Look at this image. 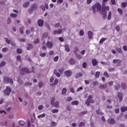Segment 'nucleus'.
<instances>
[{
    "mask_svg": "<svg viewBox=\"0 0 127 127\" xmlns=\"http://www.w3.org/2000/svg\"><path fill=\"white\" fill-rule=\"evenodd\" d=\"M92 9L93 13H97L98 11H100L102 9V5L99 2H96L92 5Z\"/></svg>",
    "mask_w": 127,
    "mask_h": 127,
    "instance_id": "1",
    "label": "nucleus"
},
{
    "mask_svg": "<svg viewBox=\"0 0 127 127\" xmlns=\"http://www.w3.org/2000/svg\"><path fill=\"white\" fill-rule=\"evenodd\" d=\"M102 6L103 8V11L102 13L103 17V18H104V19H106V18H107V12L106 11L107 10V11H109L110 9V7L109 6H106L105 5H102Z\"/></svg>",
    "mask_w": 127,
    "mask_h": 127,
    "instance_id": "2",
    "label": "nucleus"
},
{
    "mask_svg": "<svg viewBox=\"0 0 127 127\" xmlns=\"http://www.w3.org/2000/svg\"><path fill=\"white\" fill-rule=\"evenodd\" d=\"M113 63L116 67H119L122 65V60L120 59H114L113 61Z\"/></svg>",
    "mask_w": 127,
    "mask_h": 127,
    "instance_id": "3",
    "label": "nucleus"
},
{
    "mask_svg": "<svg viewBox=\"0 0 127 127\" xmlns=\"http://www.w3.org/2000/svg\"><path fill=\"white\" fill-rule=\"evenodd\" d=\"M3 80L4 83L5 84H7V83H10V84H13V80L10 78H8L6 76H4Z\"/></svg>",
    "mask_w": 127,
    "mask_h": 127,
    "instance_id": "4",
    "label": "nucleus"
},
{
    "mask_svg": "<svg viewBox=\"0 0 127 127\" xmlns=\"http://www.w3.org/2000/svg\"><path fill=\"white\" fill-rule=\"evenodd\" d=\"M11 93V88L9 86H7L4 91L5 96H8Z\"/></svg>",
    "mask_w": 127,
    "mask_h": 127,
    "instance_id": "5",
    "label": "nucleus"
},
{
    "mask_svg": "<svg viewBox=\"0 0 127 127\" xmlns=\"http://www.w3.org/2000/svg\"><path fill=\"white\" fill-rule=\"evenodd\" d=\"M64 74L66 78H69V77H71V76H72V74H73V72H72L71 70H68L65 71Z\"/></svg>",
    "mask_w": 127,
    "mask_h": 127,
    "instance_id": "6",
    "label": "nucleus"
},
{
    "mask_svg": "<svg viewBox=\"0 0 127 127\" xmlns=\"http://www.w3.org/2000/svg\"><path fill=\"white\" fill-rule=\"evenodd\" d=\"M37 7V5L36 4H33L32 5L31 8L29 9L28 12L30 13H31L33 11H34V10H36V8Z\"/></svg>",
    "mask_w": 127,
    "mask_h": 127,
    "instance_id": "7",
    "label": "nucleus"
},
{
    "mask_svg": "<svg viewBox=\"0 0 127 127\" xmlns=\"http://www.w3.org/2000/svg\"><path fill=\"white\" fill-rule=\"evenodd\" d=\"M38 26L40 27H42L43 24H44V21L43 20L40 19L38 21Z\"/></svg>",
    "mask_w": 127,
    "mask_h": 127,
    "instance_id": "8",
    "label": "nucleus"
},
{
    "mask_svg": "<svg viewBox=\"0 0 127 127\" xmlns=\"http://www.w3.org/2000/svg\"><path fill=\"white\" fill-rule=\"evenodd\" d=\"M46 47L48 48H52L53 47V44L51 42L48 41L46 43Z\"/></svg>",
    "mask_w": 127,
    "mask_h": 127,
    "instance_id": "9",
    "label": "nucleus"
},
{
    "mask_svg": "<svg viewBox=\"0 0 127 127\" xmlns=\"http://www.w3.org/2000/svg\"><path fill=\"white\" fill-rule=\"evenodd\" d=\"M87 100L88 101V102H90L91 104H93V103L95 102V101L93 100V97L92 96V95H89L88 96Z\"/></svg>",
    "mask_w": 127,
    "mask_h": 127,
    "instance_id": "10",
    "label": "nucleus"
},
{
    "mask_svg": "<svg viewBox=\"0 0 127 127\" xmlns=\"http://www.w3.org/2000/svg\"><path fill=\"white\" fill-rule=\"evenodd\" d=\"M63 31V30H59L58 31L57 30H55L53 32V34L55 35H57V34H61L62 33V32Z\"/></svg>",
    "mask_w": 127,
    "mask_h": 127,
    "instance_id": "11",
    "label": "nucleus"
},
{
    "mask_svg": "<svg viewBox=\"0 0 127 127\" xmlns=\"http://www.w3.org/2000/svg\"><path fill=\"white\" fill-rule=\"evenodd\" d=\"M47 37H48V39H50V37L48 36V34L47 33H45L43 34V36H42L43 39H45L46 38H47Z\"/></svg>",
    "mask_w": 127,
    "mask_h": 127,
    "instance_id": "12",
    "label": "nucleus"
},
{
    "mask_svg": "<svg viewBox=\"0 0 127 127\" xmlns=\"http://www.w3.org/2000/svg\"><path fill=\"white\" fill-rule=\"evenodd\" d=\"M46 117V114L45 113H43L40 114L37 116L38 119H43V118H45Z\"/></svg>",
    "mask_w": 127,
    "mask_h": 127,
    "instance_id": "13",
    "label": "nucleus"
},
{
    "mask_svg": "<svg viewBox=\"0 0 127 127\" xmlns=\"http://www.w3.org/2000/svg\"><path fill=\"white\" fill-rule=\"evenodd\" d=\"M64 47L65 51L66 52H70V47H69V45H65Z\"/></svg>",
    "mask_w": 127,
    "mask_h": 127,
    "instance_id": "14",
    "label": "nucleus"
},
{
    "mask_svg": "<svg viewBox=\"0 0 127 127\" xmlns=\"http://www.w3.org/2000/svg\"><path fill=\"white\" fill-rule=\"evenodd\" d=\"M83 76V74L81 72H78L75 74V78L76 79H79V78H81Z\"/></svg>",
    "mask_w": 127,
    "mask_h": 127,
    "instance_id": "15",
    "label": "nucleus"
},
{
    "mask_svg": "<svg viewBox=\"0 0 127 127\" xmlns=\"http://www.w3.org/2000/svg\"><path fill=\"white\" fill-rule=\"evenodd\" d=\"M108 122L109 124H110V125H114L116 123V121H115V120L113 119H109L108 121Z\"/></svg>",
    "mask_w": 127,
    "mask_h": 127,
    "instance_id": "16",
    "label": "nucleus"
},
{
    "mask_svg": "<svg viewBox=\"0 0 127 127\" xmlns=\"http://www.w3.org/2000/svg\"><path fill=\"white\" fill-rule=\"evenodd\" d=\"M118 98L119 99V102H122L123 101V94L122 93H118Z\"/></svg>",
    "mask_w": 127,
    "mask_h": 127,
    "instance_id": "17",
    "label": "nucleus"
},
{
    "mask_svg": "<svg viewBox=\"0 0 127 127\" xmlns=\"http://www.w3.org/2000/svg\"><path fill=\"white\" fill-rule=\"evenodd\" d=\"M92 63L93 66H96L98 64V61L97 60L93 59L92 60Z\"/></svg>",
    "mask_w": 127,
    "mask_h": 127,
    "instance_id": "18",
    "label": "nucleus"
},
{
    "mask_svg": "<svg viewBox=\"0 0 127 127\" xmlns=\"http://www.w3.org/2000/svg\"><path fill=\"white\" fill-rule=\"evenodd\" d=\"M54 74H56V75L57 76V77H58V78H60V77H61V74L58 72V71H57V70H54Z\"/></svg>",
    "mask_w": 127,
    "mask_h": 127,
    "instance_id": "19",
    "label": "nucleus"
},
{
    "mask_svg": "<svg viewBox=\"0 0 127 127\" xmlns=\"http://www.w3.org/2000/svg\"><path fill=\"white\" fill-rule=\"evenodd\" d=\"M71 104L72 106H78L79 104V101L77 100L73 101L71 103Z\"/></svg>",
    "mask_w": 127,
    "mask_h": 127,
    "instance_id": "20",
    "label": "nucleus"
},
{
    "mask_svg": "<svg viewBox=\"0 0 127 127\" xmlns=\"http://www.w3.org/2000/svg\"><path fill=\"white\" fill-rule=\"evenodd\" d=\"M116 50L119 52V53H120L121 54H123V50H122L121 47H117L116 48Z\"/></svg>",
    "mask_w": 127,
    "mask_h": 127,
    "instance_id": "21",
    "label": "nucleus"
},
{
    "mask_svg": "<svg viewBox=\"0 0 127 127\" xmlns=\"http://www.w3.org/2000/svg\"><path fill=\"white\" fill-rule=\"evenodd\" d=\"M89 39H92V37H93V33L92 31H89L88 33Z\"/></svg>",
    "mask_w": 127,
    "mask_h": 127,
    "instance_id": "22",
    "label": "nucleus"
},
{
    "mask_svg": "<svg viewBox=\"0 0 127 127\" xmlns=\"http://www.w3.org/2000/svg\"><path fill=\"white\" fill-rule=\"evenodd\" d=\"M51 112L53 114H56V113H58V112H59V110L57 109H53L51 110Z\"/></svg>",
    "mask_w": 127,
    "mask_h": 127,
    "instance_id": "23",
    "label": "nucleus"
},
{
    "mask_svg": "<svg viewBox=\"0 0 127 127\" xmlns=\"http://www.w3.org/2000/svg\"><path fill=\"white\" fill-rule=\"evenodd\" d=\"M69 63L70 64H71V65H74V64H75V60H74V59L71 58V59L69 60Z\"/></svg>",
    "mask_w": 127,
    "mask_h": 127,
    "instance_id": "24",
    "label": "nucleus"
},
{
    "mask_svg": "<svg viewBox=\"0 0 127 127\" xmlns=\"http://www.w3.org/2000/svg\"><path fill=\"white\" fill-rule=\"evenodd\" d=\"M53 106H54L55 108H58V107H59V102L56 101Z\"/></svg>",
    "mask_w": 127,
    "mask_h": 127,
    "instance_id": "25",
    "label": "nucleus"
},
{
    "mask_svg": "<svg viewBox=\"0 0 127 127\" xmlns=\"http://www.w3.org/2000/svg\"><path fill=\"white\" fill-rule=\"evenodd\" d=\"M28 5H29V1H26L23 4V6L24 7H28Z\"/></svg>",
    "mask_w": 127,
    "mask_h": 127,
    "instance_id": "26",
    "label": "nucleus"
},
{
    "mask_svg": "<svg viewBox=\"0 0 127 127\" xmlns=\"http://www.w3.org/2000/svg\"><path fill=\"white\" fill-rule=\"evenodd\" d=\"M111 17H112V12L110 11L108 12V17H107L108 20H111Z\"/></svg>",
    "mask_w": 127,
    "mask_h": 127,
    "instance_id": "27",
    "label": "nucleus"
},
{
    "mask_svg": "<svg viewBox=\"0 0 127 127\" xmlns=\"http://www.w3.org/2000/svg\"><path fill=\"white\" fill-rule=\"evenodd\" d=\"M32 48H33V46H32V45L28 44L27 47V50H30L31 49H32Z\"/></svg>",
    "mask_w": 127,
    "mask_h": 127,
    "instance_id": "28",
    "label": "nucleus"
},
{
    "mask_svg": "<svg viewBox=\"0 0 127 127\" xmlns=\"http://www.w3.org/2000/svg\"><path fill=\"white\" fill-rule=\"evenodd\" d=\"M22 72H25L26 73H29V70L27 68H23Z\"/></svg>",
    "mask_w": 127,
    "mask_h": 127,
    "instance_id": "29",
    "label": "nucleus"
},
{
    "mask_svg": "<svg viewBox=\"0 0 127 127\" xmlns=\"http://www.w3.org/2000/svg\"><path fill=\"white\" fill-rule=\"evenodd\" d=\"M79 51V48L77 47H75L73 52L75 54H77V52Z\"/></svg>",
    "mask_w": 127,
    "mask_h": 127,
    "instance_id": "30",
    "label": "nucleus"
},
{
    "mask_svg": "<svg viewBox=\"0 0 127 127\" xmlns=\"http://www.w3.org/2000/svg\"><path fill=\"white\" fill-rule=\"evenodd\" d=\"M67 93V89L65 88L63 89L62 94V95H65Z\"/></svg>",
    "mask_w": 127,
    "mask_h": 127,
    "instance_id": "31",
    "label": "nucleus"
},
{
    "mask_svg": "<svg viewBox=\"0 0 127 127\" xmlns=\"http://www.w3.org/2000/svg\"><path fill=\"white\" fill-rule=\"evenodd\" d=\"M51 126H52V127H56L57 124L55 122L52 121L51 122Z\"/></svg>",
    "mask_w": 127,
    "mask_h": 127,
    "instance_id": "32",
    "label": "nucleus"
},
{
    "mask_svg": "<svg viewBox=\"0 0 127 127\" xmlns=\"http://www.w3.org/2000/svg\"><path fill=\"white\" fill-rule=\"evenodd\" d=\"M121 111L122 112H126L127 111V107H122L121 108Z\"/></svg>",
    "mask_w": 127,
    "mask_h": 127,
    "instance_id": "33",
    "label": "nucleus"
},
{
    "mask_svg": "<svg viewBox=\"0 0 127 127\" xmlns=\"http://www.w3.org/2000/svg\"><path fill=\"white\" fill-rule=\"evenodd\" d=\"M7 51H8V48L6 47H4L2 49V52L5 53L7 52Z\"/></svg>",
    "mask_w": 127,
    "mask_h": 127,
    "instance_id": "34",
    "label": "nucleus"
},
{
    "mask_svg": "<svg viewBox=\"0 0 127 127\" xmlns=\"http://www.w3.org/2000/svg\"><path fill=\"white\" fill-rule=\"evenodd\" d=\"M118 12H119V13H120V14H121V15H123V9H122V8H118Z\"/></svg>",
    "mask_w": 127,
    "mask_h": 127,
    "instance_id": "35",
    "label": "nucleus"
},
{
    "mask_svg": "<svg viewBox=\"0 0 127 127\" xmlns=\"http://www.w3.org/2000/svg\"><path fill=\"white\" fill-rule=\"evenodd\" d=\"M99 88L100 89H106L107 88V85H100Z\"/></svg>",
    "mask_w": 127,
    "mask_h": 127,
    "instance_id": "36",
    "label": "nucleus"
},
{
    "mask_svg": "<svg viewBox=\"0 0 127 127\" xmlns=\"http://www.w3.org/2000/svg\"><path fill=\"white\" fill-rule=\"evenodd\" d=\"M107 39L106 38H102L100 40V41H99V43L100 44H103V43L105 42V41H106Z\"/></svg>",
    "mask_w": 127,
    "mask_h": 127,
    "instance_id": "37",
    "label": "nucleus"
},
{
    "mask_svg": "<svg viewBox=\"0 0 127 127\" xmlns=\"http://www.w3.org/2000/svg\"><path fill=\"white\" fill-rule=\"evenodd\" d=\"M44 108V106H43V105H39L38 107V109L39 111H41L42 110H43Z\"/></svg>",
    "mask_w": 127,
    "mask_h": 127,
    "instance_id": "38",
    "label": "nucleus"
},
{
    "mask_svg": "<svg viewBox=\"0 0 127 127\" xmlns=\"http://www.w3.org/2000/svg\"><path fill=\"white\" fill-rule=\"evenodd\" d=\"M55 102V98L52 97L51 99V103L52 106H53V105H54Z\"/></svg>",
    "mask_w": 127,
    "mask_h": 127,
    "instance_id": "39",
    "label": "nucleus"
},
{
    "mask_svg": "<svg viewBox=\"0 0 127 127\" xmlns=\"http://www.w3.org/2000/svg\"><path fill=\"white\" fill-rule=\"evenodd\" d=\"M127 3L126 2H123L122 3H121V6L122 7H126V6H127Z\"/></svg>",
    "mask_w": 127,
    "mask_h": 127,
    "instance_id": "40",
    "label": "nucleus"
},
{
    "mask_svg": "<svg viewBox=\"0 0 127 127\" xmlns=\"http://www.w3.org/2000/svg\"><path fill=\"white\" fill-rule=\"evenodd\" d=\"M59 59V56H57L54 58V62H57L58 61V60Z\"/></svg>",
    "mask_w": 127,
    "mask_h": 127,
    "instance_id": "41",
    "label": "nucleus"
},
{
    "mask_svg": "<svg viewBox=\"0 0 127 127\" xmlns=\"http://www.w3.org/2000/svg\"><path fill=\"white\" fill-rule=\"evenodd\" d=\"M59 71L61 74H63V72H64V67H62L59 69Z\"/></svg>",
    "mask_w": 127,
    "mask_h": 127,
    "instance_id": "42",
    "label": "nucleus"
},
{
    "mask_svg": "<svg viewBox=\"0 0 127 127\" xmlns=\"http://www.w3.org/2000/svg\"><path fill=\"white\" fill-rule=\"evenodd\" d=\"M66 101L67 102H71V101H73V98L72 97H67Z\"/></svg>",
    "mask_w": 127,
    "mask_h": 127,
    "instance_id": "43",
    "label": "nucleus"
},
{
    "mask_svg": "<svg viewBox=\"0 0 127 127\" xmlns=\"http://www.w3.org/2000/svg\"><path fill=\"white\" fill-rule=\"evenodd\" d=\"M17 52L18 54H21V53H22V50L20 48H18L17 49Z\"/></svg>",
    "mask_w": 127,
    "mask_h": 127,
    "instance_id": "44",
    "label": "nucleus"
},
{
    "mask_svg": "<svg viewBox=\"0 0 127 127\" xmlns=\"http://www.w3.org/2000/svg\"><path fill=\"white\" fill-rule=\"evenodd\" d=\"M76 56V58H77V59H79V60L82 59V56H81V55L80 54H75Z\"/></svg>",
    "mask_w": 127,
    "mask_h": 127,
    "instance_id": "45",
    "label": "nucleus"
},
{
    "mask_svg": "<svg viewBox=\"0 0 127 127\" xmlns=\"http://www.w3.org/2000/svg\"><path fill=\"white\" fill-rule=\"evenodd\" d=\"M19 125L20 126H24V125H25V122H24V121H21L19 122Z\"/></svg>",
    "mask_w": 127,
    "mask_h": 127,
    "instance_id": "46",
    "label": "nucleus"
},
{
    "mask_svg": "<svg viewBox=\"0 0 127 127\" xmlns=\"http://www.w3.org/2000/svg\"><path fill=\"white\" fill-rule=\"evenodd\" d=\"M10 16H11V17H16V16H17V15L16 14L12 13L10 14Z\"/></svg>",
    "mask_w": 127,
    "mask_h": 127,
    "instance_id": "47",
    "label": "nucleus"
},
{
    "mask_svg": "<svg viewBox=\"0 0 127 127\" xmlns=\"http://www.w3.org/2000/svg\"><path fill=\"white\" fill-rule=\"evenodd\" d=\"M5 42H6V43L7 44H9L10 43V40L9 39H8V38H5Z\"/></svg>",
    "mask_w": 127,
    "mask_h": 127,
    "instance_id": "48",
    "label": "nucleus"
},
{
    "mask_svg": "<svg viewBox=\"0 0 127 127\" xmlns=\"http://www.w3.org/2000/svg\"><path fill=\"white\" fill-rule=\"evenodd\" d=\"M40 56H41V57H45V56H46V53H41L40 54Z\"/></svg>",
    "mask_w": 127,
    "mask_h": 127,
    "instance_id": "49",
    "label": "nucleus"
},
{
    "mask_svg": "<svg viewBox=\"0 0 127 127\" xmlns=\"http://www.w3.org/2000/svg\"><path fill=\"white\" fill-rule=\"evenodd\" d=\"M83 87H82V86L79 87L76 89V92H80V91H82V90H83Z\"/></svg>",
    "mask_w": 127,
    "mask_h": 127,
    "instance_id": "50",
    "label": "nucleus"
},
{
    "mask_svg": "<svg viewBox=\"0 0 127 127\" xmlns=\"http://www.w3.org/2000/svg\"><path fill=\"white\" fill-rule=\"evenodd\" d=\"M24 30V27H21L20 28V32L21 34H23V30Z\"/></svg>",
    "mask_w": 127,
    "mask_h": 127,
    "instance_id": "51",
    "label": "nucleus"
},
{
    "mask_svg": "<svg viewBox=\"0 0 127 127\" xmlns=\"http://www.w3.org/2000/svg\"><path fill=\"white\" fill-rule=\"evenodd\" d=\"M70 92L72 93V94H75V93H76V92L75 91V90L72 87L70 88Z\"/></svg>",
    "mask_w": 127,
    "mask_h": 127,
    "instance_id": "52",
    "label": "nucleus"
},
{
    "mask_svg": "<svg viewBox=\"0 0 127 127\" xmlns=\"http://www.w3.org/2000/svg\"><path fill=\"white\" fill-rule=\"evenodd\" d=\"M16 60L17 61H19V62L21 61V58L20 57V56H17L16 57Z\"/></svg>",
    "mask_w": 127,
    "mask_h": 127,
    "instance_id": "53",
    "label": "nucleus"
},
{
    "mask_svg": "<svg viewBox=\"0 0 127 127\" xmlns=\"http://www.w3.org/2000/svg\"><path fill=\"white\" fill-rule=\"evenodd\" d=\"M109 0H103L102 5H106Z\"/></svg>",
    "mask_w": 127,
    "mask_h": 127,
    "instance_id": "54",
    "label": "nucleus"
},
{
    "mask_svg": "<svg viewBox=\"0 0 127 127\" xmlns=\"http://www.w3.org/2000/svg\"><path fill=\"white\" fill-rule=\"evenodd\" d=\"M99 76H100V72L97 71L95 73L96 78H99Z\"/></svg>",
    "mask_w": 127,
    "mask_h": 127,
    "instance_id": "55",
    "label": "nucleus"
},
{
    "mask_svg": "<svg viewBox=\"0 0 127 127\" xmlns=\"http://www.w3.org/2000/svg\"><path fill=\"white\" fill-rule=\"evenodd\" d=\"M80 36H83L84 35V31L83 30H81L79 32Z\"/></svg>",
    "mask_w": 127,
    "mask_h": 127,
    "instance_id": "56",
    "label": "nucleus"
},
{
    "mask_svg": "<svg viewBox=\"0 0 127 127\" xmlns=\"http://www.w3.org/2000/svg\"><path fill=\"white\" fill-rule=\"evenodd\" d=\"M96 114H97V115H100V116H102V115H103V113L100 111V110H97Z\"/></svg>",
    "mask_w": 127,
    "mask_h": 127,
    "instance_id": "57",
    "label": "nucleus"
},
{
    "mask_svg": "<svg viewBox=\"0 0 127 127\" xmlns=\"http://www.w3.org/2000/svg\"><path fill=\"white\" fill-rule=\"evenodd\" d=\"M115 68L113 67H110L108 68V71H109V72H112V71H115Z\"/></svg>",
    "mask_w": 127,
    "mask_h": 127,
    "instance_id": "58",
    "label": "nucleus"
},
{
    "mask_svg": "<svg viewBox=\"0 0 127 127\" xmlns=\"http://www.w3.org/2000/svg\"><path fill=\"white\" fill-rule=\"evenodd\" d=\"M17 81L18 82V83H19V84H20V85H22L23 83L22 82V80H21V79L20 78L18 79Z\"/></svg>",
    "mask_w": 127,
    "mask_h": 127,
    "instance_id": "59",
    "label": "nucleus"
},
{
    "mask_svg": "<svg viewBox=\"0 0 127 127\" xmlns=\"http://www.w3.org/2000/svg\"><path fill=\"white\" fill-rule=\"evenodd\" d=\"M85 53H86V51L85 50H83L81 51H80V54L81 55H84Z\"/></svg>",
    "mask_w": 127,
    "mask_h": 127,
    "instance_id": "60",
    "label": "nucleus"
},
{
    "mask_svg": "<svg viewBox=\"0 0 127 127\" xmlns=\"http://www.w3.org/2000/svg\"><path fill=\"white\" fill-rule=\"evenodd\" d=\"M54 81V77L53 76H52L50 79V83H53Z\"/></svg>",
    "mask_w": 127,
    "mask_h": 127,
    "instance_id": "61",
    "label": "nucleus"
},
{
    "mask_svg": "<svg viewBox=\"0 0 127 127\" xmlns=\"http://www.w3.org/2000/svg\"><path fill=\"white\" fill-rule=\"evenodd\" d=\"M85 126V123L84 122H81L79 125V127H84Z\"/></svg>",
    "mask_w": 127,
    "mask_h": 127,
    "instance_id": "62",
    "label": "nucleus"
},
{
    "mask_svg": "<svg viewBox=\"0 0 127 127\" xmlns=\"http://www.w3.org/2000/svg\"><path fill=\"white\" fill-rule=\"evenodd\" d=\"M93 85V86H97V85H99V82L98 81H94Z\"/></svg>",
    "mask_w": 127,
    "mask_h": 127,
    "instance_id": "63",
    "label": "nucleus"
},
{
    "mask_svg": "<svg viewBox=\"0 0 127 127\" xmlns=\"http://www.w3.org/2000/svg\"><path fill=\"white\" fill-rule=\"evenodd\" d=\"M39 42V39H37L36 40H35L34 41V44H37V43H38Z\"/></svg>",
    "mask_w": 127,
    "mask_h": 127,
    "instance_id": "64",
    "label": "nucleus"
}]
</instances>
